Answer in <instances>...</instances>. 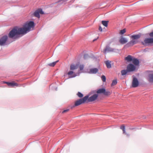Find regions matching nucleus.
Wrapping results in <instances>:
<instances>
[{
    "label": "nucleus",
    "instance_id": "2f4dec72",
    "mask_svg": "<svg viewBox=\"0 0 153 153\" xmlns=\"http://www.w3.org/2000/svg\"><path fill=\"white\" fill-rule=\"evenodd\" d=\"M69 109H68L62 111V113H64L67 112L68 111H69Z\"/></svg>",
    "mask_w": 153,
    "mask_h": 153
},
{
    "label": "nucleus",
    "instance_id": "f3484780",
    "mask_svg": "<svg viewBox=\"0 0 153 153\" xmlns=\"http://www.w3.org/2000/svg\"><path fill=\"white\" fill-rule=\"evenodd\" d=\"M132 63L136 66L138 65L139 64V61L138 59H133L132 60Z\"/></svg>",
    "mask_w": 153,
    "mask_h": 153
},
{
    "label": "nucleus",
    "instance_id": "473e14b6",
    "mask_svg": "<svg viewBox=\"0 0 153 153\" xmlns=\"http://www.w3.org/2000/svg\"><path fill=\"white\" fill-rule=\"evenodd\" d=\"M149 36L151 37H153V32L150 33L149 34Z\"/></svg>",
    "mask_w": 153,
    "mask_h": 153
},
{
    "label": "nucleus",
    "instance_id": "1a4fd4ad",
    "mask_svg": "<svg viewBox=\"0 0 153 153\" xmlns=\"http://www.w3.org/2000/svg\"><path fill=\"white\" fill-rule=\"evenodd\" d=\"M139 85V81L137 79L136 77L133 78L132 82V86L133 88L137 87Z\"/></svg>",
    "mask_w": 153,
    "mask_h": 153
},
{
    "label": "nucleus",
    "instance_id": "c9c22d12",
    "mask_svg": "<svg viewBox=\"0 0 153 153\" xmlns=\"http://www.w3.org/2000/svg\"><path fill=\"white\" fill-rule=\"evenodd\" d=\"M85 56H86V55H85L84 56V58H85Z\"/></svg>",
    "mask_w": 153,
    "mask_h": 153
},
{
    "label": "nucleus",
    "instance_id": "e433bc0d",
    "mask_svg": "<svg viewBox=\"0 0 153 153\" xmlns=\"http://www.w3.org/2000/svg\"><path fill=\"white\" fill-rule=\"evenodd\" d=\"M67 0H64V1H67Z\"/></svg>",
    "mask_w": 153,
    "mask_h": 153
},
{
    "label": "nucleus",
    "instance_id": "2eb2a0df",
    "mask_svg": "<svg viewBox=\"0 0 153 153\" xmlns=\"http://www.w3.org/2000/svg\"><path fill=\"white\" fill-rule=\"evenodd\" d=\"M78 68V65H77L71 64L70 66V69L71 70H74Z\"/></svg>",
    "mask_w": 153,
    "mask_h": 153
},
{
    "label": "nucleus",
    "instance_id": "6e6552de",
    "mask_svg": "<svg viewBox=\"0 0 153 153\" xmlns=\"http://www.w3.org/2000/svg\"><path fill=\"white\" fill-rule=\"evenodd\" d=\"M127 70L128 72H132L135 71L136 67L132 64H130L127 67Z\"/></svg>",
    "mask_w": 153,
    "mask_h": 153
},
{
    "label": "nucleus",
    "instance_id": "ddd939ff",
    "mask_svg": "<svg viewBox=\"0 0 153 153\" xmlns=\"http://www.w3.org/2000/svg\"><path fill=\"white\" fill-rule=\"evenodd\" d=\"M128 40L127 39L123 36H121L119 40V42L122 44H123L127 42Z\"/></svg>",
    "mask_w": 153,
    "mask_h": 153
},
{
    "label": "nucleus",
    "instance_id": "72a5a7b5",
    "mask_svg": "<svg viewBox=\"0 0 153 153\" xmlns=\"http://www.w3.org/2000/svg\"><path fill=\"white\" fill-rule=\"evenodd\" d=\"M99 30L100 31H102V27L100 26H99Z\"/></svg>",
    "mask_w": 153,
    "mask_h": 153
},
{
    "label": "nucleus",
    "instance_id": "412c9836",
    "mask_svg": "<svg viewBox=\"0 0 153 153\" xmlns=\"http://www.w3.org/2000/svg\"><path fill=\"white\" fill-rule=\"evenodd\" d=\"M120 128L122 130L123 134H127L126 132L125 128L124 125H122L120 127Z\"/></svg>",
    "mask_w": 153,
    "mask_h": 153
},
{
    "label": "nucleus",
    "instance_id": "4be33fe9",
    "mask_svg": "<svg viewBox=\"0 0 153 153\" xmlns=\"http://www.w3.org/2000/svg\"><path fill=\"white\" fill-rule=\"evenodd\" d=\"M138 41L137 40H135L134 39H132L129 42V43L130 44H132V45H133L135 44H137L138 43Z\"/></svg>",
    "mask_w": 153,
    "mask_h": 153
},
{
    "label": "nucleus",
    "instance_id": "39448f33",
    "mask_svg": "<svg viewBox=\"0 0 153 153\" xmlns=\"http://www.w3.org/2000/svg\"><path fill=\"white\" fill-rule=\"evenodd\" d=\"M97 94H102L105 96L109 95L111 94V93L110 91H106L104 88H102L98 89L97 91Z\"/></svg>",
    "mask_w": 153,
    "mask_h": 153
},
{
    "label": "nucleus",
    "instance_id": "7ed1b4c3",
    "mask_svg": "<svg viewBox=\"0 0 153 153\" xmlns=\"http://www.w3.org/2000/svg\"><path fill=\"white\" fill-rule=\"evenodd\" d=\"M146 79L149 83L153 84V71H148L145 72Z\"/></svg>",
    "mask_w": 153,
    "mask_h": 153
},
{
    "label": "nucleus",
    "instance_id": "4468645a",
    "mask_svg": "<svg viewBox=\"0 0 153 153\" xmlns=\"http://www.w3.org/2000/svg\"><path fill=\"white\" fill-rule=\"evenodd\" d=\"M114 50L113 49L109 47L108 46H107L106 48L103 50V52L104 54H106L107 52L113 51Z\"/></svg>",
    "mask_w": 153,
    "mask_h": 153
},
{
    "label": "nucleus",
    "instance_id": "9b49d317",
    "mask_svg": "<svg viewBox=\"0 0 153 153\" xmlns=\"http://www.w3.org/2000/svg\"><path fill=\"white\" fill-rule=\"evenodd\" d=\"M3 83L7 84L8 86L11 87H14L15 86L18 87L19 86L18 84L17 83L15 82L14 81L10 82L4 81L3 82Z\"/></svg>",
    "mask_w": 153,
    "mask_h": 153
},
{
    "label": "nucleus",
    "instance_id": "a878e982",
    "mask_svg": "<svg viewBox=\"0 0 153 153\" xmlns=\"http://www.w3.org/2000/svg\"><path fill=\"white\" fill-rule=\"evenodd\" d=\"M59 61L58 60H57L55 62H53L52 63H50L48 64V65L52 66V67H53L54 66V65H56V64Z\"/></svg>",
    "mask_w": 153,
    "mask_h": 153
},
{
    "label": "nucleus",
    "instance_id": "c85d7f7f",
    "mask_svg": "<svg viewBox=\"0 0 153 153\" xmlns=\"http://www.w3.org/2000/svg\"><path fill=\"white\" fill-rule=\"evenodd\" d=\"M126 32V29L124 28L123 30H121L120 33L121 34H123Z\"/></svg>",
    "mask_w": 153,
    "mask_h": 153
},
{
    "label": "nucleus",
    "instance_id": "bb28decb",
    "mask_svg": "<svg viewBox=\"0 0 153 153\" xmlns=\"http://www.w3.org/2000/svg\"><path fill=\"white\" fill-rule=\"evenodd\" d=\"M117 84V80L116 79H115L112 81V83L111 84V86H113Z\"/></svg>",
    "mask_w": 153,
    "mask_h": 153
},
{
    "label": "nucleus",
    "instance_id": "a211bd4d",
    "mask_svg": "<svg viewBox=\"0 0 153 153\" xmlns=\"http://www.w3.org/2000/svg\"><path fill=\"white\" fill-rule=\"evenodd\" d=\"M140 37V35L139 34H137L136 35H132L131 36V38L132 39H134L136 40L139 39Z\"/></svg>",
    "mask_w": 153,
    "mask_h": 153
},
{
    "label": "nucleus",
    "instance_id": "5701e85b",
    "mask_svg": "<svg viewBox=\"0 0 153 153\" xmlns=\"http://www.w3.org/2000/svg\"><path fill=\"white\" fill-rule=\"evenodd\" d=\"M105 63L107 68H110L111 67V64L109 61H106L105 62Z\"/></svg>",
    "mask_w": 153,
    "mask_h": 153
},
{
    "label": "nucleus",
    "instance_id": "0eeeda50",
    "mask_svg": "<svg viewBox=\"0 0 153 153\" xmlns=\"http://www.w3.org/2000/svg\"><path fill=\"white\" fill-rule=\"evenodd\" d=\"M142 44L144 45L153 43V38H146L144 42H142Z\"/></svg>",
    "mask_w": 153,
    "mask_h": 153
},
{
    "label": "nucleus",
    "instance_id": "c756f323",
    "mask_svg": "<svg viewBox=\"0 0 153 153\" xmlns=\"http://www.w3.org/2000/svg\"><path fill=\"white\" fill-rule=\"evenodd\" d=\"M101 79L102 81L103 82H105L106 81V77L104 75H102L101 76Z\"/></svg>",
    "mask_w": 153,
    "mask_h": 153
},
{
    "label": "nucleus",
    "instance_id": "aec40b11",
    "mask_svg": "<svg viewBox=\"0 0 153 153\" xmlns=\"http://www.w3.org/2000/svg\"><path fill=\"white\" fill-rule=\"evenodd\" d=\"M125 59L128 62H130L132 61L133 59L131 56L129 55L127 56L125 58Z\"/></svg>",
    "mask_w": 153,
    "mask_h": 153
},
{
    "label": "nucleus",
    "instance_id": "b1692460",
    "mask_svg": "<svg viewBox=\"0 0 153 153\" xmlns=\"http://www.w3.org/2000/svg\"><path fill=\"white\" fill-rule=\"evenodd\" d=\"M128 72H129L128 71H127V69H126V70H122L121 71V73L122 75H126V74H127Z\"/></svg>",
    "mask_w": 153,
    "mask_h": 153
},
{
    "label": "nucleus",
    "instance_id": "423d86ee",
    "mask_svg": "<svg viewBox=\"0 0 153 153\" xmlns=\"http://www.w3.org/2000/svg\"><path fill=\"white\" fill-rule=\"evenodd\" d=\"M8 39V36L5 35L2 37L0 39V45L2 46L6 45V42Z\"/></svg>",
    "mask_w": 153,
    "mask_h": 153
},
{
    "label": "nucleus",
    "instance_id": "dca6fc26",
    "mask_svg": "<svg viewBox=\"0 0 153 153\" xmlns=\"http://www.w3.org/2000/svg\"><path fill=\"white\" fill-rule=\"evenodd\" d=\"M68 74L69 76L71 75V76H69V78H73L75 77L76 75L74 74L73 72V71H72V70L71 71H69L68 73Z\"/></svg>",
    "mask_w": 153,
    "mask_h": 153
},
{
    "label": "nucleus",
    "instance_id": "f257e3e1",
    "mask_svg": "<svg viewBox=\"0 0 153 153\" xmlns=\"http://www.w3.org/2000/svg\"><path fill=\"white\" fill-rule=\"evenodd\" d=\"M21 34H23L21 28L15 27L10 31L8 36L10 38L16 39L19 38Z\"/></svg>",
    "mask_w": 153,
    "mask_h": 153
},
{
    "label": "nucleus",
    "instance_id": "7c9ffc66",
    "mask_svg": "<svg viewBox=\"0 0 153 153\" xmlns=\"http://www.w3.org/2000/svg\"><path fill=\"white\" fill-rule=\"evenodd\" d=\"M79 67L80 70H82L84 69V66L83 65H80Z\"/></svg>",
    "mask_w": 153,
    "mask_h": 153
},
{
    "label": "nucleus",
    "instance_id": "f8f14e48",
    "mask_svg": "<svg viewBox=\"0 0 153 153\" xmlns=\"http://www.w3.org/2000/svg\"><path fill=\"white\" fill-rule=\"evenodd\" d=\"M98 97V95L97 94H95L88 97L87 100L88 102H91L96 100Z\"/></svg>",
    "mask_w": 153,
    "mask_h": 153
},
{
    "label": "nucleus",
    "instance_id": "f03ea898",
    "mask_svg": "<svg viewBox=\"0 0 153 153\" xmlns=\"http://www.w3.org/2000/svg\"><path fill=\"white\" fill-rule=\"evenodd\" d=\"M34 27V23L33 21L27 22L24 25L23 27L21 28L23 34H25L30 31Z\"/></svg>",
    "mask_w": 153,
    "mask_h": 153
},
{
    "label": "nucleus",
    "instance_id": "f704fd0d",
    "mask_svg": "<svg viewBox=\"0 0 153 153\" xmlns=\"http://www.w3.org/2000/svg\"><path fill=\"white\" fill-rule=\"evenodd\" d=\"M96 40V39H94V40H93V41H95Z\"/></svg>",
    "mask_w": 153,
    "mask_h": 153
},
{
    "label": "nucleus",
    "instance_id": "9d476101",
    "mask_svg": "<svg viewBox=\"0 0 153 153\" xmlns=\"http://www.w3.org/2000/svg\"><path fill=\"white\" fill-rule=\"evenodd\" d=\"M39 13L41 14H44V12L42 11V10L41 9H39L36 10L34 13V16L37 17L38 18H39L40 17L39 15Z\"/></svg>",
    "mask_w": 153,
    "mask_h": 153
},
{
    "label": "nucleus",
    "instance_id": "393cba45",
    "mask_svg": "<svg viewBox=\"0 0 153 153\" xmlns=\"http://www.w3.org/2000/svg\"><path fill=\"white\" fill-rule=\"evenodd\" d=\"M108 22V21H102V23L104 26L105 27H107Z\"/></svg>",
    "mask_w": 153,
    "mask_h": 153
},
{
    "label": "nucleus",
    "instance_id": "cd10ccee",
    "mask_svg": "<svg viewBox=\"0 0 153 153\" xmlns=\"http://www.w3.org/2000/svg\"><path fill=\"white\" fill-rule=\"evenodd\" d=\"M77 96L80 98L82 97L83 96V94L80 92H78L77 94Z\"/></svg>",
    "mask_w": 153,
    "mask_h": 153
},
{
    "label": "nucleus",
    "instance_id": "20e7f679",
    "mask_svg": "<svg viewBox=\"0 0 153 153\" xmlns=\"http://www.w3.org/2000/svg\"><path fill=\"white\" fill-rule=\"evenodd\" d=\"M89 97V96L88 95H87L85 96L83 98L79 99V100L76 101L75 102L74 106H78L84 103L86 100H87Z\"/></svg>",
    "mask_w": 153,
    "mask_h": 153
},
{
    "label": "nucleus",
    "instance_id": "6ab92c4d",
    "mask_svg": "<svg viewBox=\"0 0 153 153\" xmlns=\"http://www.w3.org/2000/svg\"><path fill=\"white\" fill-rule=\"evenodd\" d=\"M98 71L97 68H91L90 69V73L91 74H96Z\"/></svg>",
    "mask_w": 153,
    "mask_h": 153
}]
</instances>
